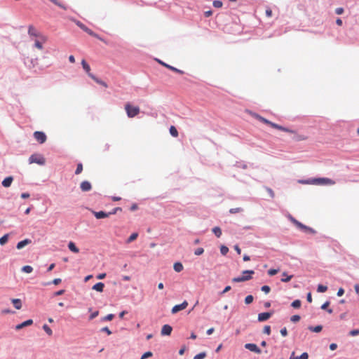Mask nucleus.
I'll return each mask as SVG.
<instances>
[{"label":"nucleus","instance_id":"39","mask_svg":"<svg viewBox=\"0 0 359 359\" xmlns=\"http://www.w3.org/2000/svg\"><path fill=\"white\" fill-rule=\"evenodd\" d=\"M83 171V164L82 163H77L76 165V170H75V175H79L80 173H81Z\"/></svg>","mask_w":359,"mask_h":359},{"label":"nucleus","instance_id":"52","mask_svg":"<svg viewBox=\"0 0 359 359\" xmlns=\"http://www.w3.org/2000/svg\"><path fill=\"white\" fill-rule=\"evenodd\" d=\"M153 355V353L151 351H146L145 353H144L142 355V359H147V358H149L150 357H151Z\"/></svg>","mask_w":359,"mask_h":359},{"label":"nucleus","instance_id":"58","mask_svg":"<svg viewBox=\"0 0 359 359\" xmlns=\"http://www.w3.org/2000/svg\"><path fill=\"white\" fill-rule=\"evenodd\" d=\"M297 359H309V354L307 352H304L300 355L297 356Z\"/></svg>","mask_w":359,"mask_h":359},{"label":"nucleus","instance_id":"63","mask_svg":"<svg viewBox=\"0 0 359 359\" xmlns=\"http://www.w3.org/2000/svg\"><path fill=\"white\" fill-rule=\"evenodd\" d=\"M280 333L283 337H287V330L285 327H283L280 330Z\"/></svg>","mask_w":359,"mask_h":359},{"label":"nucleus","instance_id":"2","mask_svg":"<svg viewBox=\"0 0 359 359\" xmlns=\"http://www.w3.org/2000/svg\"><path fill=\"white\" fill-rule=\"evenodd\" d=\"M287 218L293 224H294L296 226V227L297 229H299L302 231L306 233H311V234L316 233V231L314 229L300 222L299 221L296 219L294 217H292L291 215L289 214Z\"/></svg>","mask_w":359,"mask_h":359},{"label":"nucleus","instance_id":"57","mask_svg":"<svg viewBox=\"0 0 359 359\" xmlns=\"http://www.w3.org/2000/svg\"><path fill=\"white\" fill-rule=\"evenodd\" d=\"M101 332H105L107 335H111L112 334L111 331L109 329L108 327H104L100 330Z\"/></svg>","mask_w":359,"mask_h":359},{"label":"nucleus","instance_id":"6","mask_svg":"<svg viewBox=\"0 0 359 359\" xmlns=\"http://www.w3.org/2000/svg\"><path fill=\"white\" fill-rule=\"evenodd\" d=\"M274 314V311L271 310L266 312L259 313L257 316L258 322H265Z\"/></svg>","mask_w":359,"mask_h":359},{"label":"nucleus","instance_id":"49","mask_svg":"<svg viewBox=\"0 0 359 359\" xmlns=\"http://www.w3.org/2000/svg\"><path fill=\"white\" fill-rule=\"evenodd\" d=\"M278 271V269H270L269 270H268L267 273L270 276H273L276 274H277Z\"/></svg>","mask_w":359,"mask_h":359},{"label":"nucleus","instance_id":"59","mask_svg":"<svg viewBox=\"0 0 359 359\" xmlns=\"http://www.w3.org/2000/svg\"><path fill=\"white\" fill-rule=\"evenodd\" d=\"M330 301H326L325 302H324V303L321 305L320 309H321L322 310H325V311H326V310L328 309V306H329V305H330Z\"/></svg>","mask_w":359,"mask_h":359},{"label":"nucleus","instance_id":"20","mask_svg":"<svg viewBox=\"0 0 359 359\" xmlns=\"http://www.w3.org/2000/svg\"><path fill=\"white\" fill-rule=\"evenodd\" d=\"M253 116L257 119L259 121H260L261 123H263L264 124H266L268 126H270V123H271V121L266 119V118L260 116L259 114H256V113H254L253 114Z\"/></svg>","mask_w":359,"mask_h":359},{"label":"nucleus","instance_id":"45","mask_svg":"<svg viewBox=\"0 0 359 359\" xmlns=\"http://www.w3.org/2000/svg\"><path fill=\"white\" fill-rule=\"evenodd\" d=\"M301 316L298 314L293 315L292 316L290 317V321L294 323L299 322Z\"/></svg>","mask_w":359,"mask_h":359},{"label":"nucleus","instance_id":"35","mask_svg":"<svg viewBox=\"0 0 359 359\" xmlns=\"http://www.w3.org/2000/svg\"><path fill=\"white\" fill-rule=\"evenodd\" d=\"M9 234L6 233L0 238V245H4L8 241Z\"/></svg>","mask_w":359,"mask_h":359},{"label":"nucleus","instance_id":"62","mask_svg":"<svg viewBox=\"0 0 359 359\" xmlns=\"http://www.w3.org/2000/svg\"><path fill=\"white\" fill-rule=\"evenodd\" d=\"M231 289V287L230 285H226L224 288V290L222 292H220L219 294L220 295H223L224 294H225V293L228 292L229 291H230Z\"/></svg>","mask_w":359,"mask_h":359},{"label":"nucleus","instance_id":"53","mask_svg":"<svg viewBox=\"0 0 359 359\" xmlns=\"http://www.w3.org/2000/svg\"><path fill=\"white\" fill-rule=\"evenodd\" d=\"M122 211V208H120V207H116L115 208H114L110 212H108L109 214V216L111 215H115L118 212H121Z\"/></svg>","mask_w":359,"mask_h":359},{"label":"nucleus","instance_id":"17","mask_svg":"<svg viewBox=\"0 0 359 359\" xmlns=\"http://www.w3.org/2000/svg\"><path fill=\"white\" fill-rule=\"evenodd\" d=\"M32 324H33V320L32 319H27V320L22 322L21 323L16 325L15 329L16 330H20L25 327L32 325Z\"/></svg>","mask_w":359,"mask_h":359},{"label":"nucleus","instance_id":"33","mask_svg":"<svg viewBox=\"0 0 359 359\" xmlns=\"http://www.w3.org/2000/svg\"><path fill=\"white\" fill-rule=\"evenodd\" d=\"M50 1H51L53 4H54L55 5L59 6L60 8H62L63 10H67L68 8V6L63 4L62 3H60V1H58L57 0H49Z\"/></svg>","mask_w":359,"mask_h":359},{"label":"nucleus","instance_id":"55","mask_svg":"<svg viewBox=\"0 0 359 359\" xmlns=\"http://www.w3.org/2000/svg\"><path fill=\"white\" fill-rule=\"evenodd\" d=\"M271 326L270 325H265L264 327L263 332L264 334H266L269 335L271 334Z\"/></svg>","mask_w":359,"mask_h":359},{"label":"nucleus","instance_id":"10","mask_svg":"<svg viewBox=\"0 0 359 359\" xmlns=\"http://www.w3.org/2000/svg\"><path fill=\"white\" fill-rule=\"evenodd\" d=\"M187 306L188 302L187 300H184L182 303L175 305L171 309V313L172 314H175L180 311L185 309Z\"/></svg>","mask_w":359,"mask_h":359},{"label":"nucleus","instance_id":"47","mask_svg":"<svg viewBox=\"0 0 359 359\" xmlns=\"http://www.w3.org/2000/svg\"><path fill=\"white\" fill-rule=\"evenodd\" d=\"M235 165L236 167L242 168V169H247L248 168L247 164L245 163H244V162H238V161H237Z\"/></svg>","mask_w":359,"mask_h":359},{"label":"nucleus","instance_id":"31","mask_svg":"<svg viewBox=\"0 0 359 359\" xmlns=\"http://www.w3.org/2000/svg\"><path fill=\"white\" fill-rule=\"evenodd\" d=\"M137 237H138V233L134 232V233H131L130 236L127 238L126 242L128 243H132L133 241L136 240Z\"/></svg>","mask_w":359,"mask_h":359},{"label":"nucleus","instance_id":"40","mask_svg":"<svg viewBox=\"0 0 359 359\" xmlns=\"http://www.w3.org/2000/svg\"><path fill=\"white\" fill-rule=\"evenodd\" d=\"M206 355H207L206 352L203 351V352H201V353L196 354L194 357V359H204L206 357Z\"/></svg>","mask_w":359,"mask_h":359},{"label":"nucleus","instance_id":"7","mask_svg":"<svg viewBox=\"0 0 359 359\" xmlns=\"http://www.w3.org/2000/svg\"><path fill=\"white\" fill-rule=\"evenodd\" d=\"M156 60L157 61V62L160 65H161L163 67L174 72H176L177 74H184V72L180 69H177L170 65H168L167 63H165V62L161 60L160 59H156Z\"/></svg>","mask_w":359,"mask_h":359},{"label":"nucleus","instance_id":"32","mask_svg":"<svg viewBox=\"0 0 359 359\" xmlns=\"http://www.w3.org/2000/svg\"><path fill=\"white\" fill-rule=\"evenodd\" d=\"M302 306V301L300 299H295L291 303V306L294 309H299Z\"/></svg>","mask_w":359,"mask_h":359},{"label":"nucleus","instance_id":"64","mask_svg":"<svg viewBox=\"0 0 359 359\" xmlns=\"http://www.w3.org/2000/svg\"><path fill=\"white\" fill-rule=\"evenodd\" d=\"M344 12V9L342 7H339L335 9V13L337 15H341Z\"/></svg>","mask_w":359,"mask_h":359},{"label":"nucleus","instance_id":"29","mask_svg":"<svg viewBox=\"0 0 359 359\" xmlns=\"http://www.w3.org/2000/svg\"><path fill=\"white\" fill-rule=\"evenodd\" d=\"M61 282H62L61 278H55V279H53V280L52 281H50V282H47V283H42V285H43V286H48V285H51V284H53V285H57L60 284Z\"/></svg>","mask_w":359,"mask_h":359},{"label":"nucleus","instance_id":"25","mask_svg":"<svg viewBox=\"0 0 359 359\" xmlns=\"http://www.w3.org/2000/svg\"><path fill=\"white\" fill-rule=\"evenodd\" d=\"M173 269L176 272H181L184 267L182 264L180 262H176L173 264Z\"/></svg>","mask_w":359,"mask_h":359},{"label":"nucleus","instance_id":"41","mask_svg":"<svg viewBox=\"0 0 359 359\" xmlns=\"http://www.w3.org/2000/svg\"><path fill=\"white\" fill-rule=\"evenodd\" d=\"M229 252V248L224 245L220 246V252L222 255H226Z\"/></svg>","mask_w":359,"mask_h":359},{"label":"nucleus","instance_id":"11","mask_svg":"<svg viewBox=\"0 0 359 359\" xmlns=\"http://www.w3.org/2000/svg\"><path fill=\"white\" fill-rule=\"evenodd\" d=\"M244 347L250 351L257 354H260L262 353V350L254 343H247L244 345Z\"/></svg>","mask_w":359,"mask_h":359},{"label":"nucleus","instance_id":"12","mask_svg":"<svg viewBox=\"0 0 359 359\" xmlns=\"http://www.w3.org/2000/svg\"><path fill=\"white\" fill-rule=\"evenodd\" d=\"M81 65L88 76L93 79H95V76L90 73V67L89 64L84 59L81 61Z\"/></svg>","mask_w":359,"mask_h":359},{"label":"nucleus","instance_id":"61","mask_svg":"<svg viewBox=\"0 0 359 359\" xmlns=\"http://www.w3.org/2000/svg\"><path fill=\"white\" fill-rule=\"evenodd\" d=\"M271 126V128H275V129L279 130H280V128H281V127H282V126L278 125V124H277V123H273V122H272V121H271V123H270V126Z\"/></svg>","mask_w":359,"mask_h":359},{"label":"nucleus","instance_id":"22","mask_svg":"<svg viewBox=\"0 0 359 359\" xmlns=\"http://www.w3.org/2000/svg\"><path fill=\"white\" fill-rule=\"evenodd\" d=\"M67 247H68L69 250L74 253L79 252V248H77V246L73 241H69L67 245Z\"/></svg>","mask_w":359,"mask_h":359},{"label":"nucleus","instance_id":"1","mask_svg":"<svg viewBox=\"0 0 359 359\" xmlns=\"http://www.w3.org/2000/svg\"><path fill=\"white\" fill-rule=\"evenodd\" d=\"M303 184H314V185H333L335 182L327 177H311L306 180L299 181Z\"/></svg>","mask_w":359,"mask_h":359},{"label":"nucleus","instance_id":"8","mask_svg":"<svg viewBox=\"0 0 359 359\" xmlns=\"http://www.w3.org/2000/svg\"><path fill=\"white\" fill-rule=\"evenodd\" d=\"M33 137L39 144H43L47 140V136L43 131H35L33 134Z\"/></svg>","mask_w":359,"mask_h":359},{"label":"nucleus","instance_id":"16","mask_svg":"<svg viewBox=\"0 0 359 359\" xmlns=\"http://www.w3.org/2000/svg\"><path fill=\"white\" fill-rule=\"evenodd\" d=\"M80 189L83 192H87L91 190L92 185L89 181L84 180L80 184Z\"/></svg>","mask_w":359,"mask_h":359},{"label":"nucleus","instance_id":"14","mask_svg":"<svg viewBox=\"0 0 359 359\" xmlns=\"http://www.w3.org/2000/svg\"><path fill=\"white\" fill-rule=\"evenodd\" d=\"M172 331V327L168 324H165L163 325L161 330V334L162 336H170L171 334V332Z\"/></svg>","mask_w":359,"mask_h":359},{"label":"nucleus","instance_id":"51","mask_svg":"<svg viewBox=\"0 0 359 359\" xmlns=\"http://www.w3.org/2000/svg\"><path fill=\"white\" fill-rule=\"evenodd\" d=\"M261 290L264 292L265 294H268L271 291V287L267 285H264L261 287Z\"/></svg>","mask_w":359,"mask_h":359},{"label":"nucleus","instance_id":"30","mask_svg":"<svg viewBox=\"0 0 359 359\" xmlns=\"http://www.w3.org/2000/svg\"><path fill=\"white\" fill-rule=\"evenodd\" d=\"M169 132L171 136L177 137L178 136V131L175 126H171L169 128Z\"/></svg>","mask_w":359,"mask_h":359},{"label":"nucleus","instance_id":"27","mask_svg":"<svg viewBox=\"0 0 359 359\" xmlns=\"http://www.w3.org/2000/svg\"><path fill=\"white\" fill-rule=\"evenodd\" d=\"M293 277V275H288L287 272L284 271L283 273V278H281V281L283 283H287L289 282Z\"/></svg>","mask_w":359,"mask_h":359},{"label":"nucleus","instance_id":"5","mask_svg":"<svg viewBox=\"0 0 359 359\" xmlns=\"http://www.w3.org/2000/svg\"><path fill=\"white\" fill-rule=\"evenodd\" d=\"M125 109L127 114V116L129 118H133L136 116L140 113V107L137 106H133L130 103H127L125 105Z\"/></svg>","mask_w":359,"mask_h":359},{"label":"nucleus","instance_id":"34","mask_svg":"<svg viewBox=\"0 0 359 359\" xmlns=\"http://www.w3.org/2000/svg\"><path fill=\"white\" fill-rule=\"evenodd\" d=\"M21 271L26 273H30L33 271V267L29 265H25L22 267Z\"/></svg>","mask_w":359,"mask_h":359},{"label":"nucleus","instance_id":"50","mask_svg":"<svg viewBox=\"0 0 359 359\" xmlns=\"http://www.w3.org/2000/svg\"><path fill=\"white\" fill-rule=\"evenodd\" d=\"M264 189H266V191L268 192L269 196L271 198H273L274 196H275V194H274V191H273L272 189H271L270 187H264Z\"/></svg>","mask_w":359,"mask_h":359},{"label":"nucleus","instance_id":"48","mask_svg":"<svg viewBox=\"0 0 359 359\" xmlns=\"http://www.w3.org/2000/svg\"><path fill=\"white\" fill-rule=\"evenodd\" d=\"M88 34L91 36H93L100 41H104V39L97 34H96L95 32H94L92 29L90 31V32L88 33Z\"/></svg>","mask_w":359,"mask_h":359},{"label":"nucleus","instance_id":"21","mask_svg":"<svg viewBox=\"0 0 359 359\" xmlns=\"http://www.w3.org/2000/svg\"><path fill=\"white\" fill-rule=\"evenodd\" d=\"M104 283L102 282H98L92 287V289L97 292H102L104 290Z\"/></svg>","mask_w":359,"mask_h":359},{"label":"nucleus","instance_id":"18","mask_svg":"<svg viewBox=\"0 0 359 359\" xmlns=\"http://www.w3.org/2000/svg\"><path fill=\"white\" fill-rule=\"evenodd\" d=\"M13 181V177L8 176L3 180V181L1 182V184L4 187L8 188V187H11Z\"/></svg>","mask_w":359,"mask_h":359},{"label":"nucleus","instance_id":"37","mask_svg":"<svg viewBox=\"0 0 359 359\" xmlns=\"http://www.w3.org/2000/svg\"><path fill=\"white\" fill-rule=\"evenodd\" d=\"M114 318V314H112V313H109V314H107V316H105L104 317L100 319V321L101 322H104V321H110V320H112Z\"/></svg>","mask_w":359,"mask_h":359},{"label":"nucleus","instance_id":"42","mask_svg":"<svg viewBox=\"0 0 359 359\" xmlns=\"http://www.w3.org/2000/svg\"><path fill=\"white\" fill-rule=\"evenodd\" d=\"M254 300V297L252 294L247 295L245 298V303L246 304H250Z\"/></svg>","mask_w":359,"mask_h":359},{"label":"nucleus","instance_id":"54","mask_svg":"<svg viewBox=\"0 0 359 359\" xmlns=\"http://www.w3.org/2000/svg\"><path fill=\"white\" fill-rule=\"evenodd\" d=\"M204 252V249L203 248H198L195 250L194 255L197 256H200Z\"/></svg>","mask_w":359,"mask_h":359},{"label":"nucleus","instance_id":"36","mask_svg":"<svg viewBox=\"0 0 359 359\" xmlns=\"http://www.w3.org/2000/svg\"><path fill=\"white\" fill-rule=\"evenodd\" d=\"M327 290V286L318 284L317 287V292L319 293H324Z\"/></svg>","mask_w":359,"mask_h":359},{"label":"nucleus","instance_id":"38","mask_svg":"<svg viewBox=\"0 0 359 359\" xmlns=\"http://www.w3.org/2000/svg\"><path fill=\"white\" fill-rule=\"evenodd\" d=\"M42 328L48 335L51 336L53 334L52 330L50 328V327L48 325L44 324L43 325Z\"/></svg>","mask_w":359,"mask_h":359},{"label":"nucleus","instance_id":"3","mask_svg":"<svg viewBox=\"0 0 359 359\" xmlns=\"http://www.w3.org/2000/svg\"><path fill=\"white\" fill-rule=\"evenodd\" d=\"M29 163H36L39 165H43L46 163V159L44 156L41 154H32L29 159H28Z\"/></svg>","mask_w":359,"mask_h":359},{"label":"nucleus","instance_id":"56","mask_svg":"<svg viewBox=\"0 0 359 359\" xmlns=\"http://www.w3.org/2000/svg\"><path fill=\"white\" fill-rule=\"evenodd\" d=\"M350 336L355 337L359 334V329H353L348 333Z\"/></svg>","mask_w":359,"mask_h":359},{"label":"nucleus","instance_id":"13","mask_svg":"<svg viewBox=\"0 0 359 359\" xmlns=\"http://www.w3.org/2000/svg\"><path fill=\"white\" fill-rule=\"evenodd\" d=\"M70 20L72 22H74L81 29H82L83 32H85L88 34L90 32V31L91 30L81 21L76 20L75 18H70Z\"/></svg>","mask_w":359,"mask_h":359},{"label":"nucleus","instance_id":"60","mask_svg":"<svg viewBox=\"0 0 359 359\" xmlns=\"http://www.w3.org/2000/svg\"><path fill=\"white\" fill-rule=\"evenodd\" d=\"M65 292V290L62 289V290H59L56 292H55L53 294V297H56V296H60V295H62Z\"/></svg>","mask_w":359,"mask_h":359},{"label":"nucleus","instance_id":"15","mask_svg":"<svg viewBox=\"0 0 359 359\" xmlns=\"http://www.w3.org/2000/svg\"><path fill=\"white\" fill-rule=\"evenodd\" d=\"M94 217L97 219H104L109 217V212L103 210L100 211H93Z\"/></svg>","mask_w":359,"mask_h":359},{"label":"nucleus","instance_id":"28","mask_svg":"<svg viewBox=\"0 0 359 359\" xmlns=\"http://www.w3.org/2000/svg\"><path fill=\"white\" fill-rule=\"evenodd\" d=\"M294 135V136L293 137V140L294 141L299 142V141L307 140V136H306V135L297 134V133Z\"/></svg>","mask_w":359,"mask_h":359},{"label":"nucleus","instance_id":"23","mask_svg":"<svg viewBox=\"0 0 359 359\" xmlns=\"http://www.w3.org/2000/svg\"><path fill=\"white\" fill-rule=\"evenodd\" d=\"M11 302L15 309L19 310L22 308V304L20 299H12Z\"/></svg>","mask_w":359,"mask_h":359},{"label":"nucleus","instance_id":"43","mask_svg":"<svg viewBox=\"0 0 359 359\" xmlns=\"http://www.w3.org/2000/svg\"><path fill=\"white\" fill-rule=\"evenodd\" d=\"M212 5L215 8H219L223 6V3L220 0H214Z\"/></svg>","mask_w":359,"mask_h":359},{"label":"nucleus","instance_id":"9","mask_svg":"<svg viewBox=\"0 0 359 359\" xmlns=\"http://www.w3.org/2000/svg\"><path fill=\"white\" fill-rule=\"evenodd\" d=\"M28 34L30 36H34V37H39L41 38L43 41L46 40V37L41 35L39 32L36 31V29L34 27L33 25H30L28 26Z\"/></svg>","mask_w":359,"mask_h":359},{"label":"nucleus","instance_id":"26","mask_svg":"<svg viewBox=\"0 0 359 359\" xmlns=\"http://www.w3.org/2000/svg\"><path fill=\"white\" fill-rule=\"evenodd\" d=\"M212 233L215 234V236L217 237V238H220V236H222V229L219 226H215L212 229Z\"/></svg>","mask_w":359,"mask_h":359},{"label":"nucleus","instance_id":"44","mask_svg":"<svg viewBox=\"0 0 359 359\" xmlns=\"http://www.w3.org/2000/svg\"><path fill=\"white\" fill-rule=\"evenodd\" d=\"M280 130L283 131V132L292 133V134H295L296 133V130L290 129V128L285 127V126H282V127L280 128Z\"/></svg>","mask_w":359,"mask_h":359},{"label":"nucleus","instance_id":"46","mask_svg":"<svg viewBox=\"0 0 359 359\" xmlns=\"http://www.w3.org/2000/svg\"><path fill=\"white\" fill-rule=\"evenodd\" d=\"M243 211V209L242 208H231L229 210V213L236 214V213L241 212Z\"/></svg>","mask_w":359,"mask_h":359},{"label":"nucleus","instance_id":"19","mask_svg":"<svg viewBox=\"0 0 359 359\" xmlns=\"http://www.w3.org/2000/svg\"><path fill=\"white\" fill-rule=\"evenodd\" d=\"M32 243V241L31 239L29 238H25L22 241H19L17 245H16V248L18 250H21L23 248H25L27 245L29 244Z\"/></svg>","mask_w":359,"mask_h":359},{"label":"nucleus","instance_id":"24","mask_svg":"<svg viewBox=\"0 0 359 359\" xmlns=\"http://www.w3.org/2000/svg\"><path fill=\"white\" fill-rule=\"evenodd\" d=\"M308 329L311 332H316V333H319L323 330V325H318L316 326L310 325V326L308 327Z\"/></svg>","mask_w":359,"mask_h":359},{"label":"nucleus","instance_id":"4","mask_svg":"<svg viewBox=\"0 0 359 359\" xmlns=\"http://www.w3.org/2000/svg\"><path fill=\"white\" fill-rule=\"evenodd\" d=\"M245 273H248V276H241L235 277L232 279V281L234 283H241L250 280L252 278V276L255 274V271L254 270H244L242 271V274L245 275Z\"/></svg>","mask_w":359,"mask_h":359}]
</instances>
